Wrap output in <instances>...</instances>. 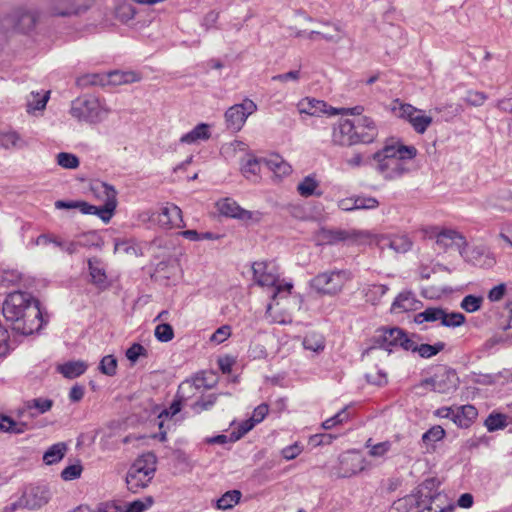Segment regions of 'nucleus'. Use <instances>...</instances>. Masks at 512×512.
I'll use <instances>...</instances> for the list:
<instances>
[{"label":"nucleus","instance_id":"19","mask_svg":"<svg viewBox=\"0 0 512 512\" xmlns=\"http://www.w3.org/2000/svg\"><path fill=\"white\" fill-rule=\"evenodd\" d=\"M50 499L49 489L45 486H36L30 488L22 496L24 507L29 509H39L48 503Z\"/></svg>","mask_w":512,"mask_h":512},{"label":"nucleus","instance_id":"48","mask_svg":"<svg viewBox=\"0 0 512 512\" xmlns=\"http://www.w3.org/2000/svg\"><path fill=\"white\" fill-rule=\"evenodd\" d=\"M465 322V316L462 313L459 312H447L445 310L444 316L442 319V326L445 327H459Z\"/></svg>","mask_w":512,"mask_h":512},{"label":"nucleus","instance_id":"58","mask_svg":"<svg viewBox=\"0 0 512 512\" xmlns=\"http://www.w3.org/2000/svg\"><path fill=\"white\" fill-rule=\"evenodd\" d=\"M354 207L356 210L359 209H375L379 206V201L374 197L357 196L355 197Z\"/></svg>","mask_w":512,"mask_h":512},{"label":"nucleus","instance_id":"24","mask_svg":"<svg viewBox=\"0 0 512 512\" xmlns=\"http://www.w3.org/2000/svg\"><path fill=\"white\" fill-rule=\"evenodd\" d=\"M406 345L408 344V347L406 351L411 352H417L420 357L422 358H431L435 355H437L439 352H441L445 348L444 342H437L434 345L430 344H420L418 345L414 340H406Z\"/></svg>","mask_w":512,"mask_h":512},{"label":"nucleus","instance_id":"32","mask_svg":"<svg viewBox=\"0 0 512 512\" xmlns=\"http://www.w3.org/2000/svg\"><path fill=\"white\" fill-rule=\"evenodd\" d=\"M67 451V445L64 442H58L48 448L43 455V461L47 465H53L63 459Z\"/></svg>","mask_w":512,"mask_h":512},{"label":"nucleus","instance_id":"55","mask_svg":"<svg viewBox=\"0 0 512 512\" xmlns=\"http://www.w3.org/2000/svg\"><path fill=\"white\" fill-rule=\"evenodd\" d=\"M153 504V498L147 497L145 500H135L131 503H128L123 509L124 512H143Z\"/></svg>","mask_w":512,"mask_h":512},{"label":"nucleus","instance_id":"3","mask_svg":"<svg viewBox=\"0 0 512 512\" xmlns=\"http://www.w3.org/2000/svg\"><path fill=\"white\" fill-rule=\"evenodd\" d=\"M156 463L153 453L143 454L134 461L126 475V484L131 492L137 493L148 486L155 475Z\"/></svg>","mask_w":512,"mask_h":512},{"label":"nucleus","instance_id":"4","mask_svg":"<svg viewBox=\"0 0 512 512\" xmlns=\"http://www.w3.org/2000/svg\"><path fill=\"white\" fill-rule=\"evenodd\" d=\"M352 279L351 271L333 269L321 272L310 280V287L318 294L335 296L342 292L345 284Z\"/></svg>","mask_w":512,"mask_h":512},{"label":"nucleus","instance_id":"10","mask_svg":"<svg viewBox=\"0 0 512 512\" xmlns=\"http://www.w3.org/2000/svg\"><path fill=\"white\" fill-rule=\"evenodd\" d=\"M90 0H49L48 10L54 16L70 17L85 12Z\"/></svg>","mask_w":512,"mask_h":512},{"label":"nucleus","instance_id":"22","mask_svg":"<svg viewBox=\"0 0 512 512\" xmlns=\"http://www.w3.org/2000/svg\"><path fill=\"white\" fill-rule=\"evenodd\" d=\"M28 145L27 141L15 130H0V148L23 149Z\"/></svg>","mask_w":512,"mask_h":512},{"label":"nucleus","instance_id":"16","mask_svg":"<svg viewBox=\"0 0 512 512\" xmlns=\"http://www.w3.org/2000/svg\"><path fill=\"white\" fill-rule=\"evenodd\" d=\"M157 222L161 227L182 228L185 226L181 209L175 204L167 203L160 209L157 215Z\"/></svg>","mask_w":512,"mask_h":512},{"label":"nucleus","instance_id":"53","mask_svg":"<svg viewBox=\"0 0 512 512\" xmlns=\"http://www.w3.org/2000/svg\"><path fill=\"white\" fill-rule=\"evenodd\" d=\"M321 235L328 244H334L348 238V232L344 230H322Z\"/></svg>","mask_w":512,"mask_h":512},{"label":"nucleus","instance_id":"42","mask_svg":"<svg viewBox=\"0 0 512 512\" xmlns=\"http://www.w3.org/2000/svg\"><path fill=\"white\" fill-rule=\"evenodd\" d=\"M506 415L501 413H491L485 420V426L489 432L503 429L507 426Z\"/></svg>","mask_w":512,"mask_h":512},{"label":"nucleus","instance_id":"52","mask_svg":"<svg viewBox=\"0 0 512 512\" xmlns=\"http://www.w3.org/2000/svg\"><path fill=\"white\" fill-rule=\"evenodd\" d=\"M416 110L417 108L410 104H403L398 102L393 107L394 114L399 118L407 120L408 122L411 121V118L414 116V113H416Z\"/></svg>","mask_w":512,"mask_h":512},{"label":"nucleus","instance_id":"43","mask_svg":"<svg viewBox=\"0 0 512 512\" xmlns=\"http://www.w3.org/2000/svg\"><path fill=\"white\" fill-rule=\"evenodd\" d=\"M483 300L484 299L482 296H475L470 294L462 299L460 306L466 312L473 313L481 308Z\"/></svg>","mask_w":512,"mask_h":512},{"label":"nucleus","instance_id":"8","mask_svg":"<svg viewBox=\"0 0 512 512\" xmlns=\"http://www.w3.org/2000/svg\"><path fill=\"white\" fill-rule=\"evenodd\" d=\"M257 110V105L250 99H245L240 104L231 106L225 112L227 128L232 131H239L245 124L249 115Z\"/></svg>","mask_w":512,"mask_h":512},{"label":"nucleus","instance_id":"26","mask_svg":"<svg viewBox=\"0 0 512 512\" xmlns=\"http://www.w3.org/2000/svg\"><path fill=\"white\" fill-rule=\"evenodd\" d=\"M210 136V126L206 123H200L196 125L190 132L182 135L180 142L184 144H194L201 140H208Z\"/></svg>","mask_w":512,"mask_h":512},{"label":"nucleus","instance_id":"38","mask_svg":"<svg viewBox=\"0 0 512 512\" xmlns=\"http://www.w3.org/2000/svg\"><path fill=\"white\" fill-rule=\"evenodd\" d=\"M241 496L242 494L239 490L227 491L217 500V508L221 510L231 509L240 501Z\"/></svg>","mask_w":512,"mask_h":512},{"label":"nucleus","instance_id":"13","mask_svg":"<svg viewBox=\"0 0 512 512\" xmlns=\"http://www.w3.org/2000/svg\"><path fill=\"white\" fill-rule=\"evenodd\" d=\"M436 245L443 251L455 249L460 255H464L467 242L465 237L456 230L443 229L436 235Z\"/></svg>","mask_w":512,"mask_h":512},{"label":"nucleus","instance_id":"59","mask_svg":"<svg viewBox=\"0 0 512 512\" xmlns=\"http://www.w3.org/2000/svg\"><path fill=\"white\" fill-rule=\"evenodd\" d=\"M468 105L481 106L487 100V95L479 91H468L463 99Z\"/></svg>","mask_w":512,"mask_h":512},{"label":"nucleus","instance_id":"64","mask_svg":"<svg viewBox=\"0 0 512 512\" xmlns=\"http://www.w3.org/2000/svg\"><path fill=\"white\" fill-rule=\"evenodd\" d=\"M145 355H146V349L139 343H134L126 351V357L131 362H136L140 356H145Z\"/></svg>","mask_w":512,"mask_h":512},{"label":"nucleus","instance_id":"36","mask_svg":"<svg viewBox=\"0 0 512 512\" xmlns=\"http://www.w3.org/2000/svg\"><path fill=\"white\" fill-rule=\"evenodd\" d=\"M388 287L383 284H369L363 288L367 302L376 304L386 294Z\"/></svg>","mask_w":512,"mask_h":512},{"label":"nucleus","instance_id":"2","mask_svg":"<svg viewBox=\"0 0 512 512\" xmlns=\"http://www.w3.org/2000/svg\"><path fill=\"white\" fill-rule=\"evenodd\" d=\"M416 154L417 149L414 146L385 145L372 156L374 168L384 180H398L411 172L412 160Z\"/></svg>","mask_w":512,"mask_h":512},{"label":"nucleus","instance_id":"9","mask_svg":"<svg viewBox=\"0 0 512 512\" xmlns=\"http://www.w3.org/2000/svg\"><path fill=\"white\" fill-rule=\"evenodd\" d=\"M411 338L398 327L393 328H382L379 330V334L375 336V343L382 349L392 352L394 347H400L404 350L407 349L406 340Z\"/></svg>","mask_w":512,"mask_h":512},{"label":"nucleus","instance_id":"28","mask_svg":"<svg viewBox=\"0 0 512 512\" xmlns=\"http://www.w3.org/2000/svg\"><path fill=\"white\" fill-rule=\"evenodd\" d=\"M88 268L92 282L98 286L104 285L107 280L105 267L99 258L93 257L88 260Z\"/></svg>","mask_w":512,"mask_h":512},{"label":"nucleus","instance_id":"15","mask_svg":"<svg viewBox=\"0 0 512 512\" xmlns=\"http://www.w3.org/2000/svg\"><path fill=\"white\" fill-rule=\"evenodd\" d=\"M366 467V460L356 452H346L340 456L339 476L351 477Z\"/></svg>","mask_w":512,"mask_h":512},{"label":"nucleus","instance_id":"6","mask_svg":"<svg viewBox=\"0 0 512 512\" xmlns=\"http://www.w3.org/2000/svg\"><path fill=\"white\" fill-rule=\"evenodd\" d=\"M70 113L78 120L98 123L107 117L109 110L97 98L88 97L73 101Z\"/></svg>","mask_w":512,"mask_h":512},{"label":"nucleus","instance_id":"51","mask_svg":"<svg viewBox=\"0 0 512 512\" xmlns=\"http://www.w3.org/2000/svg\"><path fill=\"white\" fill-rule=\"evenodd\" d=\"M52 400L44 398H35L27 402L26 407L29 411L36 409L39 414L49 411L52 407Z\"/></svg>","mask_w":512,"mask_h":512},{"label":"nucleus","instance_id":"12","mask_svg":"<svg viewBox=\"0 0 512 512\" xmlns=\"http://www.w3.org/2000/svg\"><path fill=\"white\" fill-rule=\"evenodd\" d=\"M353 120H339L332 131V142L335 145L350 147L359 144V138L355 135Z\"/></svg>","mask_w":512,"mask_h":512},{"label":"nucleus","instance_id":"33","mask_svg":"<svg viewBox=\"0 0 512 512\" xmlns=\"http://www.w3.org/2000/svg\"><path fill=\"white\" fill-rule=\"evenodd\" d=\"M27 430V423L17 422L7 415H0V431L11 434H22Z\"/></svg>","mask_w":512,"mask_h":512},{"label":"nucleus","instance_id":"39","mask_svg":"<svg viewBox=\"0 0 512 512\" xmlns=\"http://www.w3.org/2000/svg\"><path fill=\"white\" fill-rule=\"evenodd\" d=\"M409 123L417 133L423 134L431 125L432 117L424 115L422 110L417 109Z\"/></svg>","mask_w":512,"mask_h":512},{"label":"nucleus","instance_id":"57","mask_svg":"<svg viewBox=\"0 0 512 512\" xmlns=\"http://www.w3.org/2000/svg\"><path fill=\"white\" fill-rule=\"evenodd\" d=\"M412 246V242L407 236H398L390 241V247L398 253L407 252Z\"/></svg>","mask_w":512,"mask_h":512},{"label":"nucleus","instance_id":"29","mask_svg":"<svg viewBox=\"0 0 512 512\" xmlns=\"http://www.w3.org/2000/svg\"><path fill=\"white\" fill-rule=\"evenodd\" d=\"M87 369V364L83 361H69L59 365L57 370L66 378L74 379L82 375Z\"/></svg>","mask_w":512,"mask_h":512},{"label":"nucleus","instance_id":"17","mask_svg":"<svg viewBox=\"0 0 512 512\" xmlns=\"http://www.w3.org/2000/svg\"><path fill=\"white\" fill-rule=\"evenodd\" d=\"M353 124L356 132L355 135L359 138V144H370L376 139L378 129L370 117H358L353 120Z\"/></svg>","mask_w":512,"mask_h":512},{"label":"nucleus","instance_id":"41","mask_svg":"<svg viewBox=\"0 0 512 512\" xmlns=\"http://www.w3.org/2000/svg\"><path fill=\"white\" fill-rule=\"evenodd\" d=\"M56 162L64 169H76L80 165L79 158L72 153L60 152L56 155Z\"/></svg>","mask_w":512,"mask_h":512},{"label":"nucleus","instance_id":"54","mask_svg":"<svg viewBox=\"0 0 512 512\" xmlns=\"http://www.w3.org/2000/svg\"><path fill=\"white\" fill-rule=\"evenodd\" d=\"M416 504L417 500L415 496L408 495L396 500L392 505V509L397 512H409L410 509Z\"/></svg>","mask_w":512,"mask_h":512},{"label":"nucleus","instance_id":"46","mask_svg":"<svg viewBox=\"0 0 512 512\" xmlns=\"http://www.w3.org/2000/svg\"><path fill=\"white\" fill-rule=\"evenodd\" d=\"M217 401L216 394H209L207 396L201 397L192 405V410L195 413H201L202 411H206L211 409Z\"/></svg>","mask_w":512,"mask_h":512},{"label":"nucleus","instance_id":"30","mask_svg":"<svg viewBox=\"0 0 512 512\" xmlns=\"http://www.w3.org/2000/svg\"><path fill=\"white\" fill-rule=\"evenodd\" d=\"M444 312L445 309L441 307H427L414 316V322L416 324H422L424 322H440V324H442Z\"/></svg>","mask_w":512,"mask_h":512},{"label":"nucleus","instance_id":"56","mask_svg":"<svg viewBox=\"0 0 512 512\" xmlns=\"http://www.w3.org/2000/svg\"><path fill=\"white\" fill-rule=\"evenodd\" d=\"M196 391L194 383L190 380H185L178 387L177 397L180 398V400L186 401L194 396Z\"/></svg>","mask_w":512,"mask_h":512},{"label":"nucleus","instance_id":"7","mask_svg":"<svg viewBox=\"0 0 512 512\" xmlns=\"http://www.w3.org/2000/svg\"><path fill=\"white\" fill-rule=\"evenodd\" d=\"M458 385L459 378L455 370L446 368L422 382V386L428 387L440 394L452 393L457 389Z\"/></svg>","mask_w":512,"mask_h":512},{"label":"nucleus","instance_id":"14","mask_svg":"<svg viewBox=\"0 0 512 512\" xmlns=\"http://www.w3.org/2000/svg\"><path fill=\"white\" fill-rule=\"evenodd\" d=\"M297 108L299 113L310 116H320L322 114L334 116L340 113L338 108L328 107L326 102L311 97H305L300 100Z\"/></svg>","mask_w":512,"mask_h":512},{"label":"nucleus","instance_id":"50","mask_svg":"<svg viewBox=\"0 0 512 512\" xmlns=\"http://www.w3.org/2000/svg\"><path fill=\"white\" fill-rule=\"evenodd\" d=\"M100 371L108 376H114L117 371V360L113 355H106L102 358L99 365Z\"/></svg>","mask_w":512,"mask_h":512},{"label":"nucleus","instance_id":"23","mask_svg":"<svg viewBox=\"0 0 512 512\" xmlns=\"http://www.w3.org/2000/svg\"><path fill=\"white\" fill-rule=\"evenodd\" d=\"M219 211L222 215L246 220L251 218V212L241 208L234 200L224 199L218 203Z\"/></svg>","mask_w":512,"mask_h":512},{"label":"nucleus","instance_id":"20","mask_svg":"<svg viewBox=\"0 0 512 512\" xmlns=\"http://www.w3.org/2000/svg\"><path fill=\"white\" fill-rule=\"evenodd\" d=\"M263 166H265L275 175V177L279 179L289 175L292 172L291 165L278 154H273L267 158H264Z\"/></svg>","mask_w":512,"mask_h":512},{"label":"nucleus","instance_id":"47","mask_svg":"<svg viewBox=\"0 0 512 512\" xmlns=\"http://www.w3.org/2000/svg\"><path fill=\"white\" fill-rule=\"evenodd\" d=\"M154 335L160 342H169L174 338V330L170 324L162 323L155 327Z\"/></svg>","mask_w":512,"mask_h":512},{"label":"nucleus","instance_id":"61","mask_svg":"<svg viewBox=\"0 0 512 512\" xmlns=\"http://www.w3.org/2000/svg\"><path fill=\"white\" fill-rule=\"evenodd\" d=\"M263 165V159H248L242 166L243 174L248 177L249 175H257Z\"/></svg>","mask_w":512,"mask_h":512},{"label":"nucleus","instance_id":"21","mask_svg":"<svg viewBox=\"0 0 512 512\" xmlns=\"http://www.w3.org/2000/svg\"><path fill=\"white\" fill-rule=\"evenodd\" d=\"M478 416L477 409L470 404L455 408L453 422L460 428H468Z\"/></svg>","mask_w":512,"mask_h":512},{"label":"nucleus","instance_id":"45","mask_svg":"<svg viewBox=\"0 0 512 512\" xmlns=\"http://www.w3.org/2000/svg\"><path fill=\"white\" fill-rule=\"evenodd\" d=\"M116 206L117 202L114 201L106 202L100 206H96V211L94 215H97L101 220L107 223L112 218Z\"/></svg>","mask_w":512,"mask_h":512},{"label":"nucleus","instance_id":"35","mask_svg":"<svg viewBox=\"0 0 512 512\" xmlns=\"http://www.w3.org/2000/svg\"><path fill=\"white\" fill-rule=\"evenodd\" d=\"M445 434V430L439 425H435L427 430L422 435V443L426 446L427 451H429L430 448L433 449L434 444L441 441L445 437Z\"/></svg>","mask_w":512,"mask_h":512},{"label":"nucleus","instance_id":"34","mask_svg":"<svg viewBox=\"0 0 512 512\" xmlns=\"http://www.w3.org/2000/svg\"><path fill=\"white\" fill-rule=\"evenodd\" d=\"M140 80V76L133 71H112L108 74V81L113 85L134 83Z\"/></svg>","mask_w":512,"mask_h":512},{"label":"nucleus","instance_id":"11","mask_svg":"<svg viewBox=\"0 0 512 512\" xmlns=\"http://www.w3.org/2000/svg\"><path fill=\"white\" fill-rule=\"evenodd\" d=\"M35 23L36 17L32 12L18 9L12 15L0 20V29H17L21 32H27L35 26Z\"/></svg>","mask_w":512,"mask_h":512},{"label":"nucleus","instance_id":"63","mask_svg":"<svg viewBox=\"0 0 512 512\" xmlns=\"http://www.w3.org/2000/svg\"><path fill=\"white\" fill-rule=\"evenodd\" d=\"M391 446V442L389 441L377 443L371 447L369 455L372 457H383L390 451Z\"/></svg>","mask_w":512,"mask_h":512},{"label":"nucleus","instance_id":"18","mask_svg":"<svg viewBox=\"0 0 512 512\" xmlns=\"http://www.w3.org/2000/svg\"><path fill=\"white\" fill-rule=\"evenodd\" d=\"M466 261L481 268H491L495 265L496 259L492 252L484 246H475L470 250L464 249L462 255Z\"/></svg>","mask_w":512,"mask_h":512},{"label":"nucleus","instance_id":"1","mask_svg":"<svg viewBox=\"0 0 512 512\" xmlns=\"http://www.w3.org/2000/svg\"><path fill=\"white\" fill-rule=\"evenodd\" d=\"M2 313L11 329L21 335H30L42 326L40 303L27 292L9 293L2 304Z\"/></svg>","mask_w":512,"mask_h":512},{"label":"nucleus","instance_id":"5","mask_svg":"<svg viewBox=\"0 0 512 512\" xmlns=\"http://www.w3.org/2000/svg\"><path fill=\"white\" fill-rule=\"evenodd\" d=\"M253 278L262 287L273 288L272 298L281 293L289 294L293 288L292 283H279V273L276 264L272 261H257L252 265Z\"/></svg>","mask_w":512,"mask_h":512},{"label":"nucleus","instance_id":"60","mask_svg":"<svg viewBox=\"0 0 512 512\" xmlns=\"http://www.w3.org/2000/svg\"><path fill=\"white\" fill-rule=\"evenodd\" d=\"M22 276L21 273L16 270L4 271L1 276V283L5 287L16 285L20 282Z\"/></svg>","mask_w":512,"mask_h":512},{"label":"nucleus","instance_id":"62","mask_svg":"<svg viewBox=\"0 0 512 512\" xmlns=\"http://www.w3.org/2000/svg\"><path fill=\"white\" fill-rule=\"evenodd\" d=\"M82 472V466L80 464L69 465L64 468L61 472V477L65 481H70L80 477Z\"/></svg>","mask_w":512,"mask_h":512},{"label":"nucleus","instance_id":"37","mask_svg":"<svg viewBox=\"0 0 512 512\" xmlns=\"http://www.w3.org/2000/svg\"><path fill=\"white\" fill-rule=\"evenodd\" d=\"M50 92L44 94L31 92L30 97L27 99V112L32 113L35 111L43 110L49 100Z\"/></svg>","mask_w":512,"mask_h":512},{"label":"nucleus","instance_id":"40","mask_svg":"<svg viewBox=\"0 0 512 512\" xmlns=\"http://www.w3.org/2000/svg\"><path fill=\"white\" fill-rule=\"evenodd\" d=\"M303 346L306 350L319 352L324 349L325 343L323 337L320 334L309 333L304 337Z\"/></svg>","mask_w":512,"mask_h":512},{"label":"nucleus","instance_id":"44","mask_svg":"<svg viewBox=\"0 0 512 512\" xmlns=\"http://www.w3.org/2000/svg\"><path fill=\"white\" fill-rule=\"evenodd\" d=\"M78 244H80V247H83V248H92V247L101 248V246L103 245V241L97 233L88 232V233L81 235L78 238Z\"/></svg>","mask_w":512,"mask_h":512},{"label":"nucleus","instance_id":"31","mask_svg":"<svg viewBox=\"0 0 512 512\" xmlns=\"http://www.w3.org/2000/svg\"><path fill=\"white\" fill-rule=\"evenodd\" d=\"M319 182L315 178V176L308 175L304 177V179L297 185V192L302 197H310V196H321L322 192L318 191Z\"/></svg>","mask_w":512,"mask_h":512},{"label":"nucleus","instance_id":"27","mask_svg":"<svg viewBox=\"0 0 512 512\" xmlns=\"http://www.w3.org/2000/svg\"><path fill=\"white\" fill-rule=\"evenodd\" d=\"M418 301L415 299L413 293L402 292L392 303L391 310L394 313H402L416 309Z\"/></svg>","mask_w":512,"mask_h":512},{"label":"nucleus","instance_id":"25","mask_svg":"<svg viewBox=\"0 0 512 512\" xmlns=\"http://www.w3.org/2000/svg\"><path fill=\"white\" fill-rule=\"evenodd\" d=\"M93 195L104 203L117 202V191L115 188L105 182L95 181L91 185Z\"/></svg>","mask_w":512,"mask_h":512},{"label":"nucleus","instance_id":"49","mask_svg":"<svg viewBox=\"0 0 512 512\" xmlns=\"http://www.w3.org/2000/svg\"><path fill=\"white\" fill-rule=\"evenodd\" d=\"M349 419V413L347 412V407L343 408L341 411H339L334 416L326 419L322 426L324 429L329 430L334 428L337 425H340Z\"/></svg>","mask_w":512,"mask_h":512}]
</instances>
